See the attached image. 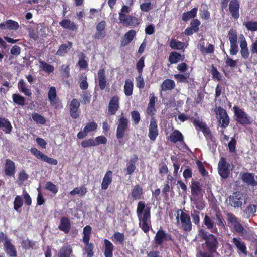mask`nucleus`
Returning <instances> with one entry per match:
<instances>
[{
    "label": "nucleus",
    "instance_id": "obj_1",
    "mask_svg": "<svg viewBox=\"0 0 257 257\" xmlns=\"http://www.w3.org/2000/svg\"><path fill=\"white\" fill-rule=\"evenodd\" d=\"M151 207L147 206L144 201H139L136 210L139 220V226L145 233H148L152 227Z\"/></svg>",
    "mask_w": 257,
    "mask_h": 257
},
{
    "label": "nucleus",
    "instance_id": "obj_2",
    "mask_svg": "<svg viewBox=\"0 0 257 257\" xmlns=\"http://www.w3.org/2000/svg\"><path fill=\"white\" fill-rule=\"evenodd\" d=\"M199 234L205 242L202 244V247L206 251L211 253H217L219 242L216 236L212 234H208L203 229H201Z\"/></svg>",
    "mask_w": 257,
    "mask_h": 257
},
{
    "label": "nucleus",
    "instance_id": "obj_3",
    "mask_svg": "<svg viewBox=\"0 0 257 257\" xmlns=\"http://www.w3.org/2000/svg\"><path fill=\"white\" fill-rule=\"evenodd\" d=\"M131 11V8L125 5H123L118 13L119 23L126 26L136 27L140 23V20L136 17L128 15Z\"/></svg>",
    "mask_w": 257,
    "mask_h": 257
},
{
    "label": "nucleus",
    "instance_id": "obj_4",
    "mask_svg": "<svg viewBox=\"0 0 257 257\" xmlns=\"http://www.w3.org/2000/svg\"><path fill=\"white\" fill-rule=\"evenodd\" d=\"M176 220L180 225V228L185 232H190L192 229V223L190 215L181 210L177 211Z\"/></svg>",
    "mask_w": 257,
    "mask_h": 257
},
{
    "label": "nucleus",
    "instance_id": "obj_5",
    "mask_svg": "<svg viewBox=\"0 0 257 257\" xmlns=\"http://www.w3.org/2000/svg\"><path fill=\"white\" fill-rule=\"evenodd\" d=\"M235 120L242 125H250L253 122L252 118L242 109L237 106L233 107Z\"/></svg>",
    "mask_w": 257,
    "mask_h": 257
},
{
    "label": "nucleus",
    "instance_id": "obj_6",
    "mask_svg": "<svg viewBox=\"0 0 257 257\" xmlns=\"http://www.w3.org/2000/svg\"><path fill=\"white\" fill-rule=\"evenodd\" d=\"M243 200L244 198L243 193L236 191L228 197L226 202L232 207L239 208L242 206Z\"/></svg>",
    "mask_w": 257,
    "mask_h": 257
},
{
    "label": "nucleus",
    "instance_id": "obj_7",
    "mask_svg": "<svg viewBox=\"0 0 257 257\" xmlns=\"http://www.w3.org/2000/svg\"><path fill=\"white\" fill-rule=\"evenodd\" d=\"M228 223L233 227L234 231L239 234H243L244 228L240 223V220L232 213L229 212L226 214Z\"/></svg>",
    "mask_w": 257,
    "mask_h": 257
},
{
    "label": "nucleus",
    "instance_id": "obj_8",
    "mask_svg": "<svg viewBox=\"0 0 257 257\" xmlns=\"http://www.w3.org/2000/svg\"><path fill=\"white\" fill-rule=\"evenodd\" d=\"M230 165L228 163L224 157H221L218 164V174L223 179H227L229 177L231 169Z\"/></svg>",
    "mask_w": 257,
    "mask_h": 257
},
{
    "label": "nucleus",
    "instance_id": "obj_9",
    "mask_svg": "<svg viewBox=\"0 0 257 257\" xmlns=\"http://www.w3.org/2000/svg\"><path fill=\"white\" fill-rule=\"evenodd\" d=\"M106 22L104 20H101L96 26V32L93 37L95 40H101L106 36Z\"/></svg>",
    "mask_w": 257,
    "mask_h": 257
},
{
    "label": "nucleus",
    "instance_id": "obj_10",
    "mask_svg": "<svg viewBox=\"0 0 257 257\" xmlns=\"http://www.w3.org/2000/svg\"><path fill=\"white\" fill-rule=\"evenodd\" d=\"M128 121L127 118L122 116L118 119V124L116 130V138L118 140L122 139L125 132L128 128Z\"/></svg>",
    "mask_w": 257,
    "mask_h": 257
},
{
    "label": "nucleus",
    "instance_id": "obj_11",
    "mask_svg": "<svg viewBox=\"0 0 257 257\" xmlns=\"http://www.w3.org/2000/svg\"><path fill=\"white\" fill-rule=\"evenodd\" d=\"M228 6V11L232 17L237 20L240 16V2L239 0H230Z\"/></svg>",
    "mask_w": 257,
    "mask_h": 257
},
{
    "label": "nucleus",
    "instance_id": "obj_12",
    "mask_svg": "<svg viewBox=\"0 0 257 257\" xmlns=\"http://www.w3.org/2000/svg\"><path fill=\"white\" fill-rule=\"evenodd\" d=\"M80 103L77 99L73 98L71 101L69 105V113L72 118L77 119L79 117L80 113Z\"/></svg>",
    "mask_w": 257,
    "mask_h": 257
},
{
    "label": "nucleus",
    "instance_id": "obj_13",
    "mask_svg": "<svg viewBox=\"0 0 257 257\" xmlns=\"http://www.w3.org/2000/svg\"><path fill=\"white\" fill-rule=\"evenodd\" d=\"M231 242L237 249L239 254H242L246 256L247 255V250L246 244L242 241L240 238L234 237L231 240Z\"/></svg>",
    "mask_w": 257,
    "mask_h": 257
},
{
    "label": "nucleus",
    "instance_id": "obj_14",
    "mask_svg": "<svg viewBox=\"0 0 257 257\" xmlns=\"http://www.w3.org/2000/svg\"><path fill=\"white\" fill-rule=\"evenodd\" d=\"M216 114L219 115V122L221 124V127H227L229 124L230 119L226 110L219 107Z\"/></svg>",
    "mask_w": 257,
    "mask_h": 257
},
{
    "label": "nucleus",
    "instance_id": "obj_15",
    "mask_svg": "<svg viewBox=\"0 0 257 257\" xmlns=\"http://www.w3.org/2000/svg\"><path fill=\"white\" fill-rule=\"evenodd\" d=\"M97 124L94 121L87 123L84 127L83 131H80L78 133V138L80 139L84 138L88 133L95 131L97 128Z\"/></svg>",
    "mask_w": 257,
    "mask_h": 257
},
{
    "label": "nucleus",
    "instance_id": "obj_16",
    "mask_svg": "<svg viewBox=\"0 0 257 257\" xmlns=\"http://www.w3.org/2000/svg\"><path fill=\"white\" fill-rule=\"evenodd\" d=\"M158 135L159 131L157 121L155 119L152 118L149 126L148 137L151 141H154Z\"/></svg>",
    "mask_w": 257,
    "mask_h": 257
},
{
    "label": "nucleus",
    "instance_id": "obj_17",
    "mask_svg": "<svg viewBox=\"0 0 257 257\" xmlns=\"http://www.w3.org/2000/svg\"><path fill=\"white\" fill-rule=\"evenodd\" d=\"M16 172V166L15 163L9 159L5 161L4 173L6 176L12 177L14 176Z\"/></svg>",
    "mask_w": 257,
    "mask_h": 257
},
{
    "label": "nucleus",
    "instance_id": "obj_18",
    "mask_svg": "<svg viewBox=\"0 0 257 257\" xmlns=\"http://www.w3.org/2000/svg\"><path fill=\"white\" fill-rule=\"evenodd\" d=\"M119 107V98L117 96H114L111 98L109 102L108 109L109 114L115 115Z\"/></svg>",
    "mask_w": 257,
    "mask_h": 257
},
{
    "label": "nucleus",
    "instance_id": "obj_19",
    "mask_svg": "<svg viewBox=\"0 0 257 257\" xmlns=\"http://www.w3.org/2000/svg\"><path fill=\"white\" fill-rule=\"evenodd\" d=\"M242 181L249 185L254 187L257 186V181L254 179V174L244 172L241 176Z\"/></svg>",
    "mask_w": 257,
    "mask_h": 257
},
{
    "label": "nucleus",
    "instance_id": "obj_20",
    "mask_svg": "<svg viewBox=\"0 0 257 257\" xmlns=\"http://www.w3.org/2000/svg\"><path fill=\"white\" fill-rule=\"evenodd\" d=\"M59 25L64 29L69 30L70 31H77L78 28V25L72 22L70 19H64L59 22Z\"/></svg>",
    "mask_w": 257,
    "mask_h": 257
},
{
    "label": "nucleus",
    "instance_id": "obj_21",
    "mask_svg": "<svg viewBox=\"0 0 257 257\" xmlns=\"http://www.w3.org/2000/svg\"><path fill=\"white\" fill-rule=\"evenodd\" d=\"M60 230L68 233L71 229V222L70 219L67 217H62L60 219V222L58 226Z\"/></svg>",
    "mask_w": 257,
    "mask_h": 257
},
{
    "label": "nucleus",
    "instance_id": "obj_22",
    "mask_svg": "<svg viewBox=\"0 0 257 257\" xmlns=\"http://www.w3.org/2000/svg\"><path fill=\"white\" fill-rule=\"evenodd\" d=\"M136 35V32L135 30L132 29L127 32L121 40V46L124 47L130 43L133 40Z\"/></svg>",
    "mask_w": 257,
    "mask_h": 257
},
{
    "label": "nucleus",
    "instance_id": "obj_23",
    "mask_svg": "<svg viewBox=\"0 0 257 257\" xmlns=\"http://www.w3.org/2000/svg\"><path fill=\"white\" fill-rule=\"evenodd\" d=\"M112 171L110 170H108L106 172L101 185L102 190H105L108 189L109 186L112 182Z\"/></svg>",
    "mask_w": 257,
    "mask_h": 257
},
{
    "label": "nucleus",
    "instance_id": "obj_24",
    "mask_svg": "<svg viewBox=\"0 0 257 257\" xmlns=\"http://www.w3.org/2000/svg\"><path fill=\"white\" fill-rule=\"evenodd\" d=\"M167 139L174 144L178 142L184 143V136L181 132L178 130H174L170 136L167 137Z\"/></svg>",
    "mask_w": 257,
    "mask_h": 257
},
{
    "label": "nucleus",
    "instance_id": "obj_25",
    "mask_svg": "<svg viewBox=\"0 0 257 257\" xmlns=\"http://www.w3.org/2000/svg\"><path fill=\"white\" fill-rule=\"evenodd\" d=\"M104 242V255L105 257H113L114 251L113 244L108 239H105Z\"/></svg>",
    "mask_w": 257,
    "mask_h": 257
},
{
    "label": "nucleus",
    "instance_id": "obj_26",
    "mask_svg": "<svg viewBox=\"0 0 257 257\" xmlns=\"http://www.w3.org/2000/svg\"><path fill=\"white\" fill-rule=\"evenodd\" d=\"M184 59V55H181L179 52L172 51L169 54L168 61L170 64H176L179 61H183Z\"/></svg>",
    "mask_w": 257,
    "mask_h": 257
},
{
    "label": "nucleus",
    "instance_id": "obj_27",
    "mask_svg": "<svg viewBox=\"0 0 257 257\" xmlns=\"http://www.w3.org/2000/svg\"><path fill=\"white\" fill-rule=\"evenodd\" d=\"M99 86L101 90H104L106 85V78L104 69H100L98 72Z\"/></svg>",
    "mask_w": 257,
    "mask_h": 257
},
{
    "label": "nucleus",
    "instance_id": "obj_28",
    "mask_svg": "<svg viewBox=\"0 0 257 257\" xmlns=\"http://www.w3.org/2000/svg\"><path fill=\"white\" fill-rule=\"evenodd\" d=\"M166 232L162 229H160L157 231L154 237L155 243L157 245H160L165 241Z\"/></svg>",
    "mask_w": 257,
    "mask_h": 257
},
{
    "label": "nucleus",
    "instance_id": "obj_29",
    "mask_svg": "<svg viewBox=\"0 0 257 257\" xmlns=\"http://www.w3.org/2000/svg\"><path fill=\"white\" fill-rule=\"evenodd\" d=\"M203 224L208 229H211V232L216 233L217 231V228L215 226L213 220L208 215H206L203 219Z\"/></svg>",
    "mask_w": 257,
    "mask_h": 257
},
{
    "label": "nucleus",
    "instance_id": "obj_30",
    "mask_svg": "<svg viewBox=\"0 0 257 257\" xmlns=\"http://www.w3.org/2000/svg\"><path fill=\"white\" fill-rule=\"evenodd\" d=\"M4 250L9 257H17V252L15 246L12 242H6L4 246Z\"/></svg>",
    "mask_w": 257,
    "mask_h": 257
},
{
    "label": "nucleus",
    "instance_id": "obj_31",
    "mask_svg": "<svg viewBox=\"0 0 257 257\" xmlns=\"http://www.w3.org/2000/svg\"><path fill=\"white\" fill-rule=\"evenodd\" d=\"M143 194V189L140 185H136L133 188L131 195L133 199L134 200H139L141 198Z\"/></svg>",
    "mask_w": 257,
    "mask_h": 257
},
{
    "label": "nucleus",
    "instance_id": "obj_32",
    "mask_svg": "<svg viewBox=\"0 0 257 257\" xmlns=\"http://www.w3.org/2000/svg\"><path fill=\"white\" fill-rule=\"evenodd\" d=\"M72 43L69 41H68L67 43L61 44L59 46L56 54L61 56H64L72 47Z\"/></svg>",
    "mask_w": 257,
    "mask_h": 257
},
{
    "label": "nucleus",
    "instance_id": "obj_33",
    "mask_svg": "<svg viewBox=\"0 0 257 257\" xmlns=\"http://www.w3.org/2000/svg\"><path fill=\"white\" fill-rule=\"evenodd\" d=\"M18 88L20 92L23 93L27 96H31L32 94L31 89L28 88L26 84L23 79L20 80L18 83Z\"/></svg>",
    "mask_w": 257,
    "mask_h": 257
},
{
    "label": "nucleus",
    "instance_id": "obj_34",
    "mask_svg": "<svg viewBox=\"0 0 257 257\" xmlns=\"http://www.w3.org/2000/svg\"><path fill=\"white\" fill-rule=\"evenodd\" d=\"M72 253V248L70 245H64L60 249L58 257H71Z\"/></svg>",
    "mask_w": 257,
    "mask_h": 257
},
{
    "label": "nucleus",
    "instance_id": "obj_35",
    "mask_svg": "<svg viewBox=\"0 0 257 257\" xmlns=\"http://www.w3.org/2000/svg\"><path fill=\"white\" fill-rule=\"evenodd\" d=\"M175 87L174 80L170 79H165L161 85V91H166L173 89Z\"/></svg>",
    "mask_w": 257,
    "mask_h": 257
},
{
    "label": "nucleus",
    "instance_id": "obj_36",
    "mask_svg": "<svg viewBox=\"0 0 257 257\" xmlns=\"http://www.w3.org/2000/svg\"><path fill=\"white\" fill-rule=\"evenodd\" d=\"M4 128V131L7 134H10L12 130V126L8 119L0 117V129Z\"/></svg>",
    "mask_w": 257,
    "mask_h": 257
},
{
    "label": "nucleus",
    "instance_id": "obj_37",
    "mask_svg": "<svg viewBox=\"0 0 257 257\" xmlns=\"http://www.w3.org/2000/svg\"><path fill=\"white\" fill-rule=\"evenodd\" d=\"M191 194L193 196H197L201 193L202 187L198 181H192L191 185Z\"/></svg>",
    "mask_w": 257,
    "mask_h": 257
},
{
    "label": "nucleus",
    "instance_id": "obj_38",
    "mask_svg": "<svg viewBox=\"0 0 257 257\" xmlns=\"http://www.w3.org/2000/svg\"><path fill=\"white\" fill-rule=\"evenodd\" d=\"M48 98L49 102L52 105L56 103L57 92L55 87L51 86L48 92Z\"/></svg>",
    "mask_w": 257,
    "mask_h": 257
},
{
    "label": "nucleus",
    "instance_id": "obj_39",
    "mask_svg": "<svg viewBox=\"0 0 257 257\" xmlns=\"http://www.w3.org/2000/svg\"><path fill=\"white\" fill-rule=\"evenodd\" d=\"M197 10V8H194L189 11L183 13L182 17V20L187 22L189 19L194 18L196 16Z\"/></svg>",
    "mask_w": 257,
    "mask_h": 257
},
{
    "label": "nucleus",
    "instance_id": "obj_40",
    "mask_svg": "<svg viewBox=\"0 0 257 257\" xmlns=\"http://www.w3.org/2000/svg\"><path fill=\"white\" fill-rule=\"evenodd\" d=\"M169 46L173 49L181 50L185 48V43L175 39H172L169 42Z\"/></svg>",
    "mask_w": 257,
    "mask_h": 257
},
{
    "label": "nucleus",
    "instance_id": "obj_41",
    "mask_svg": "<svg viewBox=\"0 0 257 257\" xmlns=\"http://www.w3.org/2000/svg\"><path fill=\"white\" fill-rule=\"evenodd\" d=\"M134 88V84L132 81L126 79L124 85V92L126 96H130L132 95Z\"/></svg>",
    "mask_w": 257,
    "mask_h": 257
},
{
    "label": "nucleus",
    "instance_id": "obj_42",
    "mask_svg": "<svg viewBox=\"0 0 257 257\" xmlns=\"http://www.w3.org/2000/svg\"><path fill=\"white\" fill-rule=\"evenodd\" d=\"M12 99L13 102L17 105L23 107L25 105V98L19 94H13L12 95Z\"/></svg>",
    "mask_w": 257,
    "mask_h": 257
},
{
    "label": "nucleus",
    "instance_id": "obj_43",
    "mask_svg": "<svg viewBox=\"0 0 257 257\" xmlns=\"http://www.w3.org/2000/svg\"><path fill=\"white\" fill-rule=\"evenodd\" d=\"M200 17L205 20H208L210 17V13L208 11V6L206 4L203 3L201 5Z\"/></svg>",
    "mask_w": 257,
    "mask_h": 257
},
{
    "label": "nucleus",
    "instance_id": "obj_44",
    "mask_svg": "<svg viewBox=\"0 0 257 257\" xmlns=\"http://www.w3.org/2000/svg\"><path fill=\"white\" fill-rule=\"evenodd\" d=\"M112 239L115 243H117L121 245L124 244L125 236L123 233L119 232L114 233L112 236Z\"/></svg>",
    "mask_w": 257,
    "mask_h": 257
},
{
    "label": "nucleus",
    "instance_id": "obj_45",
    "mask_svg": "<svg viewBox=\"0 0 257 257\" xmlns=\"http://www.w3.org/2000/svg\"><path fill=\"white\" fill-rule=\"evenodd\" d=\"M31 117L32 120L37 124L43 125L46 122V118L44 116L36 112L32 113Z\"/></svg>",
    "mask_w": 257,
    "mask_h": 257
},
{
    "label": "nucleus",
    "instance_id": "obj_46",
    "mask_svg": "<svg viewBox=\"0 0 257 257\" xmlns=\"http://www.w3.org/2000/svg\"><path fill=\"white\" fill-rule=\"evenodd\" d=\"M256 212V206L255 205H249L244 210V212L246 215V218H249L255 215Z\"/></svg>",
    "mask_w": 257,
    "mask_h": 257
},
{
    "label": "nucleus",
    "instance_id": "obj_47",
    "mask_svg": "<svg viewBox=\"0 0 257 257\" xmlns=\"http://www.w3.org/2000/svg\"><path fill=\"white\" fill-rule=\"evenodd\" d=\"M243 25L245 27L248 31L251 32L257 31V21H248L244 22Z\"/></svg>",
    "mask_w": 257,
    "mask_h": 257
},
{
    "label": "nucleus",
    "instance_id": "obj_48",
    "mask_svg": "<svg viewBox=\"0 0 257 257\" xmlns=\"http://www.w3.org/2000/svg\"><path fill=\"white\" fill-rule=\"evenodd\" d=\"M87 192V189L84 186L76 187L73 190L70 191V194L72 196H74L76 194L79 195L80 196H84Z\"/></svg>",
    "mask_w": 257,
    "mask_h": 257
},
{
    "label": "nucleus",
    "instance_id": "obj_49",
    "mask_svg": "<svg viewBox=\"0 0 257 257\" xmlns=\"http://www.w3.org/2000/svg\"><path fill=\"white\" fill-rule=\"evenodd\" d=\"M41 68L46 72L51 73L54 71V67L46 62L42 61L41 59L39 61Z\"/></svg>",
    "mask_w": 257,
    "mask_h": 257
},
{
    "label": "nucleus",
    "instance_id": "obj_50",
    "mask_svg": "<svg viewBox=\"0 0 257 257\" xmlns=\"http://www.w3.org/2000/svg\"><path fill=\"white\" fill-rule=\"evenodd\" d=\"M45 188L46 190L50 191L54 194H56L58 191V188L57 186L51 181L46 182Z\"/></svg>",
    "mask_w": 257,
    "mask_h": 257
},
{
    "label": "nucleus",
    "instance_id": "obj_51",
    "mask_svg": "<svg viewBox=\"0 0 257 257\" xmlns=\"http://www.w3.org/2000/svg\"><path fill=\"white\" fill-rule=\"evenodd\" d=\"M228 38L230 43H237V34L236 31L231 29L228 32Z\"/></svg>",
    "mask_w": 257,
    "mask_h": 257
},
{
    "label": "nucleus",
    "instance_id": "obj_52",
    "mask_svg": "<svg viewBox=\"0 0 257 257\" xmlns=\"http://www.w3.org/2000/svg\"><path fill=\"white\" fill-rule=\"evenodd\" d=\"M210 73L211 74L212 77L213 79H217L219 81L222 80V76L220 73L213 65L211 66Z\"/></svg>",
    "mask_w": 257,
    "mask_h": 257
},
{
    "label": "nucleus",
    "instance_id": "obj_53",
    "mask_svg": "<svg viewBox=\"0 0 257 257\" xmlns=\"http://www.w3.org/2000/svg\"><path fill=\"white\" fill-rule=\"evenodd\" d=\"M94 245L92 243L85 245L83 250L87 254V257H93L94 256Z\"/></svg>",
    "mask_w": 257,
    "mask_h": 257
},
{
    "label": "nucleus",
    "instance_id": "obj_54",
    "mask_svg": "<svg viewBox=\"0 0 257 257\" xmlns=\"http://www.w3.org/2000/svg\"><path fill=\"white\" fill-rule=\"evenodd\" d=\"M23 201L20 196L17 195L14 201V209L18 211V210L23 206Z\"/></svg>",
    "mask_w": 257,
    "mask_h": 257
},
{
    "label": "nucleus",
    "instance_id": "obj_55",
    "mask_svg": "<svg viewBox=\"0 0 257 257\" xmlns=\"http://www.w3.org/2000/svg\"><path fill=\"white\" fill-rule=\"evenodd\" d=\"M145 57H141L136 64V69L139 74H142L143 69L145 66Z\"/></svg>",
    "mask_w": 257,
    "mask_h": 257
},
{
    "label": "nucleus",
    "instance_id": "obj_56",
    "mask_svg": "<svg viewBox=\"0 0 257 257\" xmlns=\"http://www.w3.org/2000/svg\"><path fill=\"white\" fill-rule=\"evenodd\" d=\"M30 152L36 158L43 161L45 154L42 153L40 151L34 147H32L30 149Z\"/></svg>",
    "mask_w": 257,
    "mask_h": 257
},
{
    "label": "nucleus",
    "instance_id": "obj_57",
    "mask_svg": "<svg viewBox=\"0 0 257 257\" xmlns=\"http://www.w3.org/2000/svg\"><path fill=\"white\" fill-rule=\"evenodd\" d=\"M6 24L8 29L17 30L19 27L18 23L12 20H7Z\"/></svg>",
    "mask_w": 257,
    "mask_h": 257
},
{
    "label": "nucleus",
    "instance_id": "obj_58",
    "mask_svg": "<svg viewBox=\"0 0 257 257\" xmlns=\"http://www.w3.org/2000/svg\"><path fill=\"white\" fill-rule=\"evenodd\" d=\"M35 245V243L33 241H31L28 238L23 240L22 242V246L23 248L28 250L31 248H33Z\"/></svg>",
    "mask_w": 257,
    "mask_h": 257
},
{
    "label": "nucleus",
    "instance_id": "obj_59",
    "mask_svg": "<svg viewBox=\"0 0 257 257\" xmlns=\"http://www.w3.org/2000/svg\"><path fill=\"white\" fill-rule=\"evenodd\" d=\"M81 145L83 148H87L89 147L95 146V141L92 138L83 140L81 143Z\"/></svg>",
    "mask_w": 257,
    "mask_h": 257
},
{
    "label": "nucleus",
    "instance_id": "obj_60",
    "mask_svg": "<svg viewBox=\"0 0 257 257\" xmlns=\"http://www.w3.org/2000/svg\"><path fill=\"white\" fill-rule=\"evenodd\" d=\"M189 73L187 74L186 76H185L183 74H177L174 75V78L178 82L188 83L189 82L187 80V77H189Z\"/></svg>",
    "mask_w": 257,
    "mask_h": 257
},
{
    "label": "nucleus",
    "instance_id": "obj_61",
    "mask_svg": "<svg viewBox=\"0 0 257 257\" xmlns=\"http://www.w3.org/2000/svg\"><path fill=\"white\" fill-rule=\"evenodd\" d=\"M199 211L194 210L191 213V216L193 219V222L196 225H198L200 223Z\"/></svg>",
    "mask_w": 257,
    "mask_h": 257
},
{
    "label": "nucleus",
    "instance_id": "obj_62",
    "mask_svg": "<svg viewBox=\"0 0 257 257\" xmlns=\"http://www.w3.org/2000/svg\"><path fill=\"white\" fill-rule=\"evenodd\" d=\"M200 51L202 53L211 54L214 52V47L212 44H209L207 48L203 45L200 46Z\"/></svg>",
    "mask_w": 257,
    "mask_h": 257
},
{
    "label": "nucleus",
    "instance_id": "obj_63",
    "mask_svg": "<svg viewBox=\"0 0 257 257\" xmlns=\"http://www.w3.org/2000/svg\"><path fill=\"white\" fill-rule=\"evenodd\" d=\"M136 86L139 89H143L145 87V82L142 77V74H139L136 78Z\"/></svg>",
    "mask_w": 257,
    "mask_h": 257
},
{
    "label": "nucleus",
    "instance_id": "obj_64",
    "mask_svg": "<svg viewBox=\"0 0 257 257\" xmlns=\"http://www.w3.org/2000/svg\"><path fill=\"white\" fill-rule=\"evenodd\" d=\"M60 72L64 76L68 78L70 76V68L68 65H62L60 67Z\"/></svg>",
    "mask_w": 257,
    "mask_h": 257
}]
</instances>
